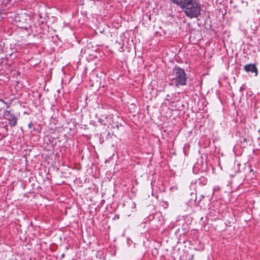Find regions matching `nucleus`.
I'll return each mask as SVG.
<instances>
[{
  "label": "nucleus",
  "instance_id": "f257e3e1",
  "mask_svg": "<svg viewBox=\"0 0 260 260\" xmlns=\"http://www.w3.org/2000/svg\"><path fill=\"white\" fill-rule=\"evenodd\" d=\"M173 4L184 9L186 16L197 18L201 14V4L197 0H170Z\"/></svg>",
  "mask_w": 260,
  "mask_h": 260
},
{
  "label": "nucleus",
  "instance_id": "f03ea898",
  "mask_svg": "<svg viewBox=\"0 0 260 260\" xmlns=\"http://www.w3.org/2000/svg\"><path fill=\"white\" fill-rule=\"evenodd\" d=\"M170 79L172 84L176 86L186 85L187 77L184 70L181 68L175 67L173 70Z\"/></svg>",
  "mask_w": 260,
  "mask_h": 260
},
{
  "label": "nucleus",
  "instance_id": "7ed1b4c3",
  "mask_svg": "<svg viewBox=\"0 0 260 260\" xmlns=\"http://www.w3.org/2000/svg\"><path fill=\"white\" fill-rule=\"evenodd\" d=\"M4 116L9 121V124L11 126H14L17 124V118L10 111L6 110L4 113Z\"/></svg>",
  "mask_w": 260,
  "mask_h": 260
},
{
  "label": "nucleus",
  "instance_id": "20e7f679",
  "mask_svg": "<svg viewBox=\"0 0 260 260\" xmlns=\"http://www.w3.org/2000/svg\"><path fill=\"white\" fill-rule=\"evenodd\" d=\"M244 70L247 72H251L255 73V76H256L258 74V70L256 66L254 64L249 63L244 66Z\"/></svg>",
  "mask_w": 260,
  "mask_h": 260
},
{
  "label": "nucleus",
  "instance_id": "39448f33",
  "mask_svg": "<svg viewBox=\"0 0 260 260\" xmlns=\"http://www.w3.org/2000/svg\"><path fill=\"white\" fill-rule=\"evenodd\" d=\"M219 189V187L218 186H215L213 188V193H214V192L216 191V190H218V189Z\"/></svg>",
  "mask_w": 260,
  "mask_h": 260
},
{
  "label": "nucleus",
  "instance_id": "423d86ee",
  "mask_svg": "<svg viewBox=\"0 0 260 260\" xmlns=\"http://www.w3.org/2000/svg\"><path fill=\"white\" fill-rule=\"evenodd\" d=\"M0 101L2 102V103H4V104H6L5 102L3 100H0Z\"/></svg>",
  "mask_w": 260,
  "mask_h": 260
},
{
  "label": "nucleus",
  "instance_id": "0eeeda50",
  "mask_svg": "<svg viewBox=\"0 0 260 260\" xmlns=\"http://www.w3.org/2000/svg\"><path fill=\"white\" fill-rule=\"evenodd\" d=\"M253 172V169H250V172Z\"/></svg>",
  "mask_w": 260,
  "mask_h": 260
},
{
  "label": "nucleus",
  "instance_id": "6e6552de",
  "mask_svg": "<svg viewBox=\"0 0 260 260\" xmlns=\"http://www.w3.org/2000/svg\"><path fill=\"white\" fill-rule=\"evenodd\" d=\"M31 123H30L29 124L28 126H29V127H30V126H31Z\"/></svg>",
  "mask_w": 260,
  "mask_h": 260
},
{
  "label": "nucleus",
  "instance_id": "1a4fd4ad",
  "mask_svg": "<svg viewBox=\"0 0 260 260\" xmlns=\"http://www.w3.org/2000/svg\"><path fill=\"white\" fill-rule=\"evenodd\" d=\"M243 141H245V142H246V138H244V139H243Z\"/></svg>",
  "mask_w": 260,
  "mask_h": 260
},
{
  "label": "nucleus",
  "instance_id": "9d476101",
  "mask_svg": "<svg viewBox=\"0 0 260 260\" xmlns=\"http://www.w3.org/2000/svg\"><path fill=\"white\" fill-rule=\"evenodd\" d=\"M259 145H260V143H259Z\"/></svg>",
  "mask_w": 260,
  "mask_h": 260
}]
</instances>
